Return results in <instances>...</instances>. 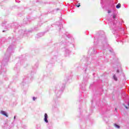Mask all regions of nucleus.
Segmentation results:
<instances>
[{
	"instance_id": "18",
	"label": "nucleus",
	"mask_w": 129,
	"mask_h": 129,
	"mask_svg": "<svg viewBox=\"0 0 129 129\" xmlns=\"http://www.w3.org/2000/svg\"><path fill=\"white\" fill-rule=\"evenodd\" d=\"M123 105H124V107H125V108H126V109H127V106L124 104H123Z\"/></svg>"
},
{
	"instance_id": "1",
	"label": "nucleus",
	"mask_w": 129,
	"mask_h": 129,
	"mask_svg": "<svg viewBox=\"0 0 129 129\" xmlns=\"http://www.w3.org/2000/svg\"><path fill=\"white\" fill-rule=\"evenodd\" d=\"M12 53H14V50H13V49H12V46H10L5 53L3 60V63L4 62H9V60L10 59V56H11V54Z\"/></svg>"
},
{
	"instance_id": "19",
	"label": "nucleus",
	"mask_w": 129,
	"mask_h": 129,
	"mask_svg": "<svg viewBox=\"0 0 129 129\" xmlns=\"http://www.w3.org/2000/svg\"><path fill=\"white\" fill-rule=\"evenodd\" d=\"M117 73H119V70H117Z\"/></svg>"
},
{
	"instance_id": "9",
	"label": "nucleus",
	"mask_w": 129,
	"mask_h": 129,
	"mask_svg": "<svg viewBox=\"0 0 129 129\" xmlns=\"http://www.w3.org/2000/svg\"><path fill=\"white\" fill-rule=\"evenodd\" d=\"M120 7H121V5H120V3L118 4L116 6V8L117 9H120Z\"/></svg>"
},
{
	"instance_id": "16",
	"label": "nucleus",
	"mask_w": 129,
	"mask_h": 129,
	"mask_svg": "<svg viewBox=\"0 0 129 129\" xmlns=\"http://www.w3.org/2000/svg\"><path fill=\"white\" fill-rule=\"evenodd\" d=\"M77 8H79L80 7V4H79L78 5H76Z\"/></svg>"
},
{
	"instance_id": "12",
	"label": "nucleus",
	"mask_w": 129,
	"mask_h": 129,
	"mask_svg": "<svg viewBox=\"0 0 129 129\" xmlns=\"http://www.w3.org/2000/svg\"><path fill=\"white\" fill-rule=\"evenodd\" d=\"M114 125L115 127H116V128H119V127H120L119 125H118L116 124H114Z\"/></svg>"
},
{
	"instance_id": "20",
	"label": "nucleus",
	"mask_w": 129,
	"mask_h": 129,
	"mask_svg": "<svg viewBox=\"0 0 129 129\" xmlns=\"http://www.w3.org/2000/svg\"><path fill=\"white\" fill-rule=\"evenodd\" d=\"M14 120L16 119V116H14Z\"/></svg>"
},
{
	"instance_id": "22",
	"label": "nucleus",
	"mask_w": 129,
	"mask_h": 129,
	"mask_svg": "<svg viewBox=\"0 0 129 129\" xmlns=\"http://www.w3.org/2000/svg\"><path fill=\"white\" fill-rule=\"evenodd\" d=\"M113 27H115V25H114V24H113Z\"/></svg>"
},
{
	"instance_id": "14",
	"label": "nucleus",
	"mask_w": 129,
	"mask_h": 129,
	"mask_svg": "<svg viewBox=\"0 0 129 129\" xmlns=\"http://www.w3.org/2000/svg\"><path fill=\"white\" fill-rule=\"evenodd\" d=\"M116 17V15L115 14H113V19H115V18Z\"/></svg>"
},
{
	"instance_id": "15",
	"label": "nucleus",
	"mask_w": 129,
	"mask_h": 129,
	"mask_svg": "<svg viewBox=\"0 0 129 129\" xmlns=\"http://www.w3.org/2000/svg\"><path fill=\"white\" fill-rule=\"evenodd\" d=\"M36 99H37V98H36V97H33V100L34 101H35V100H36Z\"/></svg>"
},
{
	"instance_id": "4",
	"label": "nucleus",
	"mask_w": 129,
	"mask_h": 129,
	"mask_svg": "<svg viewBox=\"0 0 129 129\" xmlns=\"http://www.w3.org/2000/svg\"><path fill=\"white\" fill-rule=\"evenodd\" d=\"M89 53H91V54H95V53H96V51L94 48H91L89 50Z\"/></svg>"
},
{
	"instance_id": "11",
	"label": "nucleus",
	"mask_w": 129,
	"mask_h": 129,
	"mask_svg": "<svg viewBox=\"0 0 129 129\" xmlns=\"http://www.w3.org/2000/svg\"><path fill=\"white\" fill-rule=\"evenodd\" d=\"M110 0H101V4L102 5L104 2H110Z\"/></svg>"
},
{
	"instance_id": "6",
	"label": "nucleus",
	"mask_w": 129,
	"mask_h": 129,
	"mask_svg": "<svg viewBox=\"0 0 129 129\" xmlns=\"http://www.w3.org/2000/svg\"><path fill=\"white\" fill-rule=\"evenodd\" d=\"M44 121L45 122H46V123H48V122H49L48 121V114H47V113H45L44 114Z\"/></svg>"
},
{
	"instance_id": "17",
	"label": "nucleus",
	"mask_w": 129,
	"mask_h": 129,
	"mask_svg": "<svg viewBox=\"0 0 129 129\" xmlns=\"http://www.w3.org/2000/svg\"><path fill=\"white\" fill-rule=\"evenodd\" d=\"M110 13H111V11H110V10H108V14H110Z\"/></svg>"
},
{
	"instance_id": "13",
	"label": "nucleus",
	"mask_w": 129,
	"mask_h": 129,
	"mask_svg": "<svg viewBox=\"0 0 129 129\" xmlns=\"http://www.w3.org/2000/svg\"><path fill=\"white\" fill-rule=\"evenodd\" d=\"M125 103L127 104L128 106H129V100L128 101H125Z\"/></svg>"
},
{
	"instance_id": "7",
	"label": "nucleus",
	"mask_w": 129,
	"mask_h": 129,
	"mask_svg": "<svg viewBox=\"0 0 129 129\" xmlns=\"http://www.w3.org/2000/svg\"><path fill=\"white\" fill-rule=\"evenodd\" d=\"M0 113L1 114H3V115H5V116H6V117H8L9 116V115H8V113H7V112L5 111H1L0 112Z\"/></svg>"
},
{
	"instance_id": "8",
	"label": "nucleus",
	"mask_w": 129,
	"mask_h": 129,
	"mask_svg": "<svg viewBox=\"0 0 129 129\" xmlns=\"http://www.w3.org/2000/svg\"><path fill=\"white\" fill-rule=\"evenodd\" d=\"M43 33H38L37 34V38H40V37H43Z\"/></svg>"
},
{
	"instance_id": "3",
	"label": "nucleus",
	"mask_w": 129,
	"mask_h": 129,
	"mask_svg": "<svg viewBox=\"0 0 129 129\" xmlns=\"http://www.w3.org/2000/svg\"><path fill=\"white\" fill-rule=\"evenodd\" d=\"M26 33V31L23 30H21L19 31V35H20V38H23V36L24 35H25V34Z\"/></svg>"
},
{
	"instance_id": "2",
	"label": "nucleus",
	"mask_w": 129,
	"mask_h": 129,
	"mask_svg": "<svg viewBox=\"0 0 129 129\" xmlns=\"http://www.w3.org/2000/svg\"><path fill=\"white\" fill-rule=\"evenodd\" d=\"M66 46H68V43L67 42H62L60 43V47L61 49H64V51L65 52V55L66 57L69 56L70 55V53H71V51L69 50L68 48H66Z\"/></svg>"
},
{
	"instance_id": "23",
	"label": "nucleus",
	"mask_w": 129,
	"mask_h": 129,
	"mask_svg": "<svg viewBox=\"0 0 129 129\" xmlns=\"http://www.w3.org/2000/svg\"><path fill=\"white\" fill-rule=\"evenodd\" d=\"M115 110H116V108H115Z\"/></svg>"
},
{
	"instance_id": "5",
	"label": "nucleus",
	"mask_w": 129,
	"mask_h": 129,
	"mask_svg": "<svg viewBox=\"0 0 129 129\" xmlns=\"http://www.w3.org/2000/svg\"><path fill=\"white\" fill-rule=\"evenodd\" d=\"M101 41H102V43H105V44H106V37L105 36V35H103L101 38Z\"/></svg>"
},
{
	"instance_id": "10",
	"label": "nucleus",
	"mask_w": 129,
	"mask_h": 129,
	"mask_svg": "<svg viewBox=\"0 0 129 129\" xmlns=\"http://www.w3.org/2000/svg\"><path fill=\"white\" fill-rule=\"evenodd\" d=\"M113 78L115 81H117V77H116V76L115 75H114L113 76Z\"/></svg>"
},
{
	"instance_id": "21",
	"label": "nucleus",
	"mask_w": 129,
	"mask_h": 129,
	"mask_svg": "<svg viewBox=\"0 0 129 129\" xmlns=\"http://www.w3.org/2000/svg\"><path fill=\"white\" fill-rule=\"evenodd\" d=\"M3 33H4V32H6V31H5V30H3Z\"/></svg>"
}]
</instances>
